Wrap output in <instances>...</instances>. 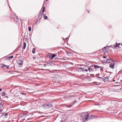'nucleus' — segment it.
<instances>
[{
	"label": "nucleus",
	"instance_id": "nucleus-1",
	"mask_svg": "<svg viewBox=\"0 0 122 122\" xmlns=\"http://www.w3.org/2000/svg\"><path fill=\"white\" fill-rule=\"evenodd\" d=\"M89 116V114H86L85 113H83L81 114V120H84L83 122L86 121L88 120Z\"/></svg>",
	"mask_w": 122,
	"mask_h": 122
},
{
	"label": "nucleus",
	"instance_id": "nucleus-2",
	"mask_svg": "<svg viewBox=\"0 0 122 122\" xmlns=\"http://www.w3.org/2000/svg\"><path fill=\"white\" fill-rule=\"evenodd\" d=\"M23 61L22 60L18 59L17 62V64L20 66H22L23 64Z\"/></svg>",
	"mask_w": 122,
	"mask_h": 122
},
{
	"label": "nucleus",
	"instance_id": "nucleus-3",
	"mask_svg": "<svg viewBox=\"0 0 122 122\" xmlns=\"http://www.w3.org/2000/svg\"><path fill=\"white\" fill-rule=\"evenodd\" d=\"M93 69V66L92 65L88 67V69L90 72H92L93 71L92 69Z\"/></svg>",
	"mask_w": 122,
	"mask_h": 122
},
{
	"label": "nucleus",
	"instance_id": "nucleus-4",
	"mask_svg": "<svg viewBox=\"0 0 122 122\" xmlns=\"http://www.w3.org/2000/svg\"><path fill=\"white\" fill-rule=\"evenodd\" d=\"M115 61H113V62H112V63H111L110 64L109 66L110 68L112 69H113L114 68V66L115 65Z\"/></svg>",
	"mask_w": 122,
	"mask_h": 122
},
{
	"label": "nucleus",
	"instance_id": "nucleus-5",
	"mask_svg": "<svg viewBox=\"0 0 122 122\" xmlns=\"http://www.w3.org/2000/svg\"><path fill=\"white\" fill-rule=\"evenodd\" d=\"M113 61H114L110 59H107V60L105 62H103V63H112L113 62Z\"/></svg>",
	"mask_w": 122,
	"mask_h": 122
},
{
	"label": "nucleus",
	"instance_id": "nucleus-6",
	"mask_svg": "<svg viewBox=\"0 0 122 122\" xmlns=\"http://www.w3.org/2000/svg\"><path fill=\"white\" fill-rule=\"evenodd\" d=\"M96 117V116H95L94 115H91L90 116H89L88 118V120H90L91 119H92L93 118H94Z\"/></svg>",
	"mask_w": 122,
	"mask_h": 122
},
{
	"label": "nucleus",
	"instance_id": "nucleus-7",
	"mask_svg": "<svg viewBox=\"0 0 122 122\" xmlns=\"http://www.w3.org/2000/svg\"><path fill=\"white\" fill-rule=\"evenodd\" d=\"M46 105L49 108L52 107L53 106L52 104L49 103H47Z\"/></svg>",
	"mask_w": 122,
	"mask_h": 122
},
{
	"label": "nucleus",
	"instance_id": "nucleus-8",
	"mask_svg": "<svg viewBox=\"0 0 122 122\" xmlns=\"http://www.w3.org/2000/svg\"><path fill=\"white\" fill-rule=\"evenodd\" d=\"M8 113H7L3 112L2 113L1 116L5 118H6L7 117Z\"/></svg>",
	"mask_w": 122,
	"mask_h": 122
},
{
	"label": "nucleus",
	"instance_id": "nucleus-9",
	"mask_svg": "<svg viewBox=\"0 0 122 122\" xmlns=\"http://www.w3.org/2000/svg\"><path fill=\"white\" fill-rule=\"evenodd\" d=\"M102 79L103 80V81L105 82H106V81H108V77H104V78H102Z\"/></svg>",
	"mask_w": 122,
	"mask_h": 122
},
{
	"label": "nucleus",
	"instance_id": "nucleus-10",
	"mask_svg": "<svg viewBox=\"0 0 122 122\" xmlns=\"http://www.w3.org/2000/svg\"><path fill=\"white\" fill-rule=\"evenodd\" d=\"M94 67L95 69L97 70L99 67H100L97 65H94Z\"/></svg>",
	"mask_w": 122,
	"mask_h": 122
},
{
	"label": "nucleus",
	"instance_id": "nucleus-11",
	"mask_svg": "<svg viewBox=\"0 0 122 122\" xmlns=\"http://www.w3.org/2000/svg\"><path fill=\"white\" fill-rule=\"evenodd\" d=\"M56 56V55L53 54L51 55V59H52L54 57H55Z\"/></svg>",
	"mask_w": 122,
	"mask_h": 122
},
{
	"label": "nucleus",
	"instance_id": "nucleus-12",
	"mask_svg": "<svg viewBox=\"0 0 122 122\" xmlns=\"http://www.w3.org/2000/svg\"><path fill=\"white\" fill-rule=\"evenodd\" d=\"M26 43L25 42H24L23 43L24 46L23 47V49H25L26 46Z\"/></svg>",
	"mask_w": 122,
	"mask_h": 122
},
{
	"label": "nucleus",
	"instance_id": "nucleus-13",
	"mask_svg": "<svg viewBox=\"0 0 122 122\" xmlns=\"http://www.w3.org/2000/svg\"><path fill=\"white\" fill-rule=\"evenodd\" d=\"M1 95L2 96H5V94L4 92H2L1 93Z\"/></svg>",
	"mask_w": 122,
	"mask_h": 122
},
{
	"label": "nucleus",
	"instance_id": "nucleus-14",
	"mask_svg": "<svg viewBox=\"0 0 122 122\" xmlns=\"http://www.w3.org/2000/svg\"><path fill=\"white\" fill-rule=\"evenodd\" d=\"M1 65H2V66L3 67L4 66H5L6 67V68L7 69H8L9 68V66H7L6 65H5L4 64H2Z\"/></svg>",
	"mask_w": 122,
	"mask_h": 122
},
{
	"label": "nucleus",
	"instance_id": "nucleus-15",
	"mask_svg": "<svg viewBox=\"0 0 122 122\" xmlns=\"http://www.w3.org/2000/svg\"><path fill=\"white\" fill-rule=\"evenodd\" d=\"M43 14H42L41 13V15L39 16V18L40 19H41Z\"/></svg>",
	"mask_w": 122,
	"mask_h": 122
},
{
	"label": "nucleus",
	"instance_id": "nucleus-16",
	"mask_svg": "<svg viewBox=\"0 0 122 122\" xmlns=\"http://www.w3.org/2000/svg\"><path fill=\"white\" fill-rule=\"evenodd\" d=\"M36 49L35 48H34L33 49L32 52L33 54H34L35 52Z\"/></svg>",
	"mask_w": 122,
	"mask_h": 122
},
{
	"label": "nucleus",
	"instance_id": "nucleus-17",
	"mask_svg": "<svg viewBox=\"0 0 122 122\" xmlns=\"http://www.w3.org/2000/svg\"><path fill=\"white\" fill-rule=\"evenodd\" d=\"M3 104H2L1 103H0V109H3Z\"/></svg>",
	"mask_w": 122,
	"mask_h": 122
},
{
	"label": "nucleus",
	"instance_id": "nucleus-18",
	"mask_svg": "<svg viewBox=\"0 0 122 122\" xmlns=\"http://www.w3.org/2000/svg\"><path fill=\"white\" fill-rule=\"evenodd\" d=\"M72 104H71V105H66V106L67 107H71L72 106Z\"/></svg>",
	"mask_w": 122,
	"mask_h": 122
},
{
	"label": "nucleus",
	"instance_id": "nucleus-19",
	"mask_svg": "<svg viewBox=\"0 0 122 122\" xmlns=\"http://www.w3.org/2000/svg\"><path fill=\"white\" fill-rule=\"evenodd\" d=\"M45 107H46V105L45 104H44L43 105L41 106V107L44 108Z\"/></svg>",
	"mask_w": 122,
	"mask_h": 122
},
{
	"label": "nucleus",
	"instance_id": "nucleus-20",
	"mask_svg": "<svg viewBox=\"0 0 122 122\" xmlns=\"http://www.w3.org/2000/svg\"><path fill=\"white\" fill-rule=\"evenodd\" d=\"M79 68L81 70H82L83 71H85V68H82V67H80Z\"/></svg>",
	"mask_w": 122,
	"mask_h": 122
},
{
	"label": "nucleus",
	"instance_id": "nucleus-21",
	"mask_svg": "<svg viewBox=\"0 0 122 122\" xmlns=\"http://www.w3.org/2000/svg\"><path fill=\"white\" fill-rule=\"evenodd\" d=\"M31 28L30 27H28V30L29 31H30L31 30Z\"/></svg>",
	"mask_w": 122,
	"mask_h": 122
},
{
	"label": "nucleus",
	"instance_id": "nucleus-22",
	"mask_svg": "<svg viewBox=\"0 0 122 122\" xmlns=\"http://www.w3.org/2000/svg\"><path fill=\"white\" fill-rule=\"evenodd\" d=\"M21 94H22V95H26V94L25 92H22L20 93Z\"/></svg>",
	"mask_w": 122,
	"mask_h": 122
},
{
	"label": "nucleus",
	"instance_id": "nucleus-23",
	"mask_svg": "<svg viewBox=\"0 0 122 122\" xmlns=\"http://www.w3.org/2000/svg\"><path fill=\"white\" fill-rule=\"evenodd\" d=\"M77 102V101L76 100H75L74 101L73 103L72 104V105L74 104H75Z\"/></svg>",
	"mask_w": 122,
	"mask_h": 122
},
{
	"label": "nucleus",
	"instance_id": "nucleus-24",
	"mask_svg": "<svg viewBox=\"0 0 122 122\" xmlns=\"http://www.w3.org/2000/svg\"><path fill=\"white\" fill-rule=\"evenodd\" d=\"M13 56H10L9 57V58L10 59H12L13 58Z\"/></svg>",
	"mask_w": 122,
	"mask_h": 122
},
{
	"label": "nucleus",
	"instance_id": "nucleus-25",
	"mask_svg": "<svg viewBox=\"0 0 122 122\" xmlns=\"http://www.w3.org/2000/svg\"><path fill=\"white\" fill-rule=\"evenodd\" d=\"M47 18V16H45L44 17V19H46Z\"/></svg>",
	"mask_w": 122,
	"mask_h": 122
},
{
	"label": "nucleus",
	"instance_id": "nucleus-26",
	"mask_svg": "<svg viewBox=\"0 0 122 122\" xmlns=\"http://www.w3.org/2000/svg\"><path fill=\"white\" fill-rule=\"evenodd\" d=\"M114 47H118V48H119V46H117V45H115V46H114Z\"/></svg>",
	"mask_w": 122,
	"mask_h": 122
},
{
	"label": "nucleus",
	"instance_id": "nucleus-27",
	"mask_svg": "<svg viewBox=\"0 0 122 122\" xmlns=\"http://www.w3.org/2000/svg\"><path fill=\"white\" fill-rule=\"evenodd\" d=\"M106 47H104V48H103L102 49V50H104L106 48Z\"/></svg>",
	"mask_w": 122,
	"mask_h": 122
},
{
	"label": "nucleus",
	"instance_id": "nucleus-28",
	"mask_svg": "<svg viewBox=\"0 0 122 122\" xmlns=\"http://www.w3.org/2000/svg\"><path fill=\"white\" fill-rule=\"evenodd\" d=\"M103 58H107V57L106 56H103Z\"/></svg>",
	"mask_w": 122,
	"mask_h": 122
},
{
	"label": "nucleus",
	"instance_id": "nucleus-29",
	"mask_svg": "<svg viewBox=\"0 0 122 122\" xmlns=\"http://www.w3.org/2000/svg\"><path fill=\"white\" fill-rule=\"evenodd\" d=\"M88 70L87 69H85V71H86V72L88 71Z\"/></svg>",
	"mask_w": 122,
	"mask_h": 122
},
{
	"label": "nucleus",
	"instance_id": "nucleus-30",
	"mask_svg": "<svg viewBox=\"0 0 122 122\" xmlns=\"http://www.w3.org/2000/svg\"><path fill=\"white\" fill-rule=\"evenodd\" d=\"M45 11V10L44 9H43L42 12L43 13Z\"/></svg>",
	"mask_w": 122,
	"mask_h": 122
},
{
	"label": "nucleus",
	"instance_id": "nucleus-31",
	"mask_svg": "<svg viewBox=\"0 0 122 122\" xmlns=\"http://www.w3.org/2000/svg\"><path fill=\"white\" fill-rule=\"evenodd\" d=\"M98 77V78H100L102 79V78H103L102 77Z\"/></svg>",
	"mask_w": 122,
	"mask_h": 122
},
{
	"label": "nucleus",
	"instance_id": "nucleus-32",
	"mask_svg": "<svg viewBox=\"0 0 122 122\" xmlns=\"http://www.w3.org/2000/svg\"><path fill=\"white\" fill-rule=\"evenodd\" d=\"M110 47H112V48L113 47V46H112V45H111V46H110Z\"/></svg>",
	"mask_w": 122,
	"mask_h": 122
},
{
	"label": "nucleus",
	"instance_id": "nucleus-33",
	"mask_svg": "<svg viewBox=\"0 0 122 122\" xmlns=\"http://www.w3.org/2000/svg\"><path fill=\"white\" fill-rule=\"evenodd\" d=\"M2 110H3V109H0V112Z\"/></svg>",
	"mask_w": 122,
	"mask_h": 122
},
{
	"label": "nucleus",
	"instance_id": "nucleus-34",
	"mask_svg": "<svg viewBox=\"0 0 122 122\" xmlns=\"http://www.w3.org/2000/svg\"><path fill=\"white\" fill-rule=\"evenodd\" d=\"M120 43H119L118 44V46L119 45H120Z\"/></svg>",
	"mask_w": 122,
	"mask_h": 122
},
{
	"label": "nucleus",
	"instance_id": "nucleus-35",
	"mask_svg": "<svg viewBox=\"0 0 122 122\" xmlns=\"http://www.w3.org/2000/svg\"><path fill=\"white\" fill-rule=\"evenodd\" d=\"M51 64V63H48V62L47 63V65H48V64Z\"/></svg>",
	"mask_w": 122,
	"mask_h": 122
},
{
	"label": "nucleus",
	"instance_id": "nucleus-36",
	"mask_svg": "<svg viewBox=\"0 0 122 122\" xmlns=\"http://www.w3.org/2000/svg\"><path fill=\"white\" fill-rule=\"evenodd\" d=\"M100 68H101L102 69H103L104 68L103 67H99Z\"/></svg>",
	"mask_w": 122,
	"mask_h": 122
},
{
	"label": "nucleus",
	"instance_id": "nucleus-37",
	"mask_svg": "<svg viewBox=\"0 0 122 122\" xmlns=\"http://www.w3.org/2000/svg\"><path fill=\"white\" fill-rule=\"evenodd\" d=\"M45 7H44L43 8V9H44V10H45Z\"/></svg>",
	"mask_w": 122,
	"mask_h": 122
},
{
	"label": "nucleus",
	"instance_id": "nucleus-38",
	"mask_svg": "<svg viewBox=\"0 0 122 122\" xmlns=\"http://www.w3.org/2000/svg\"><path fill=\"white\" fill-rule=\"evenodd\" d=\"M33 58L34 59H35L36 58V57H34Z\"/></svg>",
	"mask_w": 122,
	"mask_h": 122
},
{
	"label": "nucleus",
	"instance_id": "nucleus-39",
	"mask_svg": "<svg viewBox=\"0 0 122 122\" xmlns=\"http://www.w3.org/2000/svg\"><path fill=\"white\" fill-rule=\"evenodd\" d=\"M116 45L118 46V45H117L118 44L117 43H116Z\"/></svg>",
	"mask_w": 122,
	"mask_h": 122
},
{
	"label": "nucleus",
	"instance_id": "nucleus-40",
	"mask_svg": "<svg viewBox=\"0 0 122 122\" xmlns=\"http://www.w3.org/2000/svg\"><path fill=\"white\" fill-rule=\"evenodd\" d=\"M27 40V38H25V40Z\"/></svg>",
	"mask_w": 122,
	"mask_h": 122
},
{
	"label": "nucleus",
	"instance_id": "nucleus-41",
	"mask_svg": "<svg viewBox=\"0 0 122 122\" xmlns=\"http://www.w3.org/2000/svg\"><path fill=\"white\" fill-rule=\"evenodd\" d=\"M49 57L50 58H51V56L50 55H49Z\"/></svg>",
	"mask_w": 122,
	"mask_h": 122
},
{
	"label": "nucleus",
	"instance_id": "nucleus-42",
	"mask_svg": "<svg viewBox=\"0 0 122 122\" xmlns=\"http://www.w3.org/2000/svg\"><path fill=\"white\" fill-rule=\"evenodd\" d=\"M2 90V89L1 88H0V92Z\"/></svg>",
	"mask_w": 122,
	"mask_h": 122
},
{
	"label": "nucleus",
	"instance_id": "nucleus-43",
	"mask_svg": "<svg viewBox=\"0 0 122 122\" xmlns=\"http://www.w3.org/2000/svg\"><path fill=\"white\" fill-rule=\"evenodd\" d=\"M38 22V20H37V21H36V22L35 24H36L37 22Z\"/></svg>",
	"mask_w": 122,
	"mask_h": 122
},
{
	"label": "nucleus",
	"instance_id": "nucleus-44",
	"mask_svg": "<svg viewBox=\"0 0 122 122\" xmlns=\"http://www.w3.org/2000/svg\"><path fill=\"white\" fill-rule=\"evenodd\" d=\"M43 15L44 16H45L46 15L45 14H43Z\"/></svg>",
	"mask_w": 122,
	"mask_h": 122
},
{
	"label": "nucleus",
	"instance_id": "nucleus-45",
	"mask_svg": "<svg viewBox=\"0 0 122 122\" xmlns=\"http://www.w3.org/2000/svg\"><path fill=\"white\" fill-rule=\"evenodd\" d=\"M107 47H110V46H108Z\"/></svg>",
	"mask_w": 122,
	"mask_h": 122
},
{
	"label": "nucleus",
	"instance_id": "nucleus-46",
	"mask_svg": "<svg viewBox=\"0 0 122 122\" xmlns=\"http://www.w3.org/2000/svg\"><path fill=\"white\" fill-rule=\"evenodd\" d=\"M113 81H115V80H113Z\"/></svg>",
	"mask_w": 122,
	"mask_h": 122
},
{
	"label": "nucleus",
	"instance_id": "nucleus-47",
	"mask_svg": "<svg viewBox=\"0 0 122 122\" xmlns=\"http://www.w3.org/2000/svg\"><path fill=\"white\" fill-rule=\"evenodd\" d=\"M103 61H104V62H105V61H105V60H103Z\"/></svg>",
	"mask_w": 122,
	"mask_h": 122
},
{
	"label": "nucleus",
	"instance_id": "nucleus-48",
	"mask_svg": "<svg viewBox=\"0 0 122 122\" xmlns=\"http://www.w3.org/2000/svg\"><path fill=\"white\" fill-rule=\"evenodd\" d=\"M16 19H17V20L18 19L17 18V17H16Z\"/></svg>",
	"mask_w": 122,
	"mask_h": 122
},
{
	"label": "nucleus",
	"instance_id": "nucleus-49",
	"mask_svg": "<svg viewBox=\"0 0 122 122\" xmlns=\"http://www.w3.org/2000/svg\"><path fill=\"white\" fill-rule=\"evenodd\" d=\"M67 38H66V39H67Z\"/></svg>",
	"mask_w": 122,
	"mask_h": 122
},
{
	"label": "nucleus",
	"instance_id": "nucleus-50",
	"mask_svg": "<svg viewBox=\"0 0 122 122\" xmlns=\"http://www.w3.org/2000/svg\"><path fill=\"white\" fill-rule=\"evenodd\" d=\"M121 45L122 46V43L121 44Z\"/></svg>",
	"mask_w": 122,
	"mask_h": 122
},
{
	"label": "nucleus",
	"instance_id": "nucleus-51",
	"mask_svg": "<svg viewBox=\"0 0 122 122\" xmlns=\"http://www.w3.org/2000/svg\"><path fill=\"white\" fill-rule=\"evenodd\" d=\"M88 13H89V11H88Z\"/></svg>",
	"mask_w": 122,
	"mask_h": 122
},
{
	"label": "nucleus",
	"instance_id": "nucleus-52",
	"mask_svg": "<svg viewBox=\"0 0 122 122\" xmlns=\"http://www.w3.org/2000/svg\"><path fill=\"white\" fill-rule=\"evenodd\" d=\"M46 1H48V0H46Z\"/></svg>",
	"mask_w": 122,
	"mask_h": 122
},
{
	"label": "nucleus",
	"instance_id": "nucleus-53",
	"mask_svg": "<svg viewBox=\"0 0 122 122\" xmlns=\"http://www.w3.org/2000/svg\"><path fill=\"white\" fill-rule=\"evenodd\" d=\"M16 22H17V20H16Z\"/></svg>",
	"mask_w": 122,
	"mask_h": 122
},
{
	"label": "nucleus",
	"instance_id": "nucleus-54",
	"mask_svg": "<svg viewBox=\"0 0 122 122\" xmlns=\"http://www.w3.org/2000/svg\"><path fill=\"white\" fill-rule=\"evenodd\" d=\"M6 96V97H7V96Z\"/></svg>",
	"mask_w": 122,
	"mask_h": 122
},
{
	"label": "nucleus",
	"instance_id": "nucleus-55",
	"mask_svg": "<svg viewBox=\"0 0 122 122\" xmlns=\"http://www.w3.org/2000/svg\"><path fill=\"white\" fill-rule=\"evenodd\" d=\"M63 60H65L64 58V59H63Z\"/></svg>",
	"mask_w": 122,
	"mask_h": 122
}]
</instances>
